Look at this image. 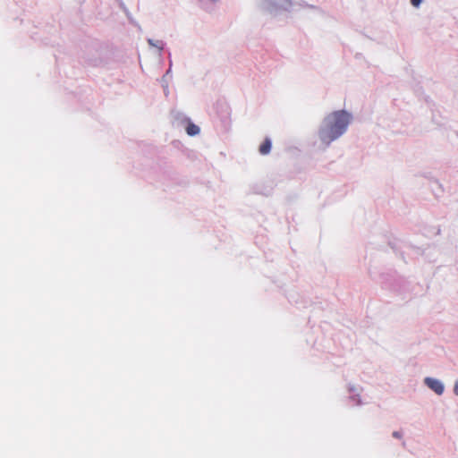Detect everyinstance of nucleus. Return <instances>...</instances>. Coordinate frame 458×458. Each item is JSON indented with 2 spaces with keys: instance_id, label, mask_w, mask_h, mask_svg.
<instances>
[{
  "instance_id": "5",
  "label": "nucleus",
  "mask_w": 458,
  "mask_h": 458,
  "mask_svg": "<svg viewBox=\"0 0 458 458\" xmlns=\"http://www.w3.org/2000/svg\"><path fill=\"white\" fill-rule=\"evenodd\" d=\"M422 0H411V3L413 6L418 7Z\"/></svg>"
},
{
  "instance_id": "1",
  "label": "nucleus",
  "mask_w": 458,
  "mask_h": 458,
  "mask_svg": "<svg viewBox=\"0 0 458 458\" xmlns=\"http://www.w3.org/2000/svg\"><path fill=\"white\" fill-rule=\"evenodd\" d=\"M351 121V115L347 112L335 111L327 115L318 131L320 140L329 145L332 141L339 138L346 131Z\"/></svg>"
},
{
  "instance_id": "4",
  "label": "nucleus",
  "mask_w": 458,
  "mask_h": 458,
  "mask_svg": "<svg viewBox=\"0 0 458 458\" xmlns=\"http://www.w3.org/2000/svg\"><path fill=\"white\" fill-rule=\"evenodd\" d=\"M186 132L190 136H195L199 133V128L196 124L190 123L186 127Z\"/></svg>"
},
{
  "instance_id": "7",
  "label": "nucleus",
  "mask_w": 458,
  "mask_h": 458,
  "mask_svg": "<svg viewBox=\"0 0 458 458\" xmlns=\"http://www.w3.org/2000/svg\"><path fill=\"white\" fill-rule=\"evenodd\" d=\"M393 437H396V438H400L401 437V434L398 432V431H394L393 433Z\"/></svg>"
},
{
  "instance_id": "3",
  "label": "nucleus",
  "mask_w": 458,
  "mask_h": 458,
  "mask_svg": "<svg viewBox=\"0 0 458 458\" xmlns=\"http://www.w3.org/2000/svg\"><path fill=\"white\" fill-rule=\"evenodd\" d=\"M271 140L267 138L259 146V151L261 155H267L271 150Z\"/></svg>"
},
{
  "instance_id": "6",
  "label": "nucleus",
  "mask_w": 458,
  "mask_h": 458,
  "mask_svg": "<svg viewBox=\"0 0 458 458\" xmlns=\"http://www.w3.org/2000/svg\"><path fill=\"white\" fill-rule=\"evenodd\" d=\"M454 392L456 395H458V380L455 382Z\"/></svg>"
},
{
  "instance_id": "2",
  "label": "nucleus",
  "mask_w": 458,
  "mask_h": 458,
  "mask_svg": "<svg viewBox=\"0 0 458 458\" xmlns=\"http://www.w3.org/2000/svg\"><path fill=\"white\" fill-rule=\"evenodd\" d=\"M425 383H426V385L430 389H432L437 394H443V392H444V386H443V384L439 380L434 379V378H430V377H427L425 379Z\"/></svg>"
}]
</instances>
